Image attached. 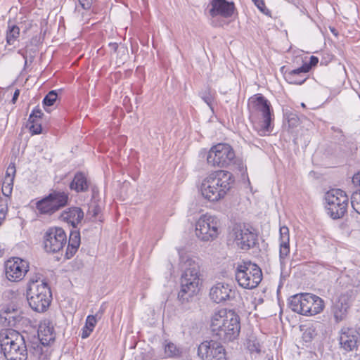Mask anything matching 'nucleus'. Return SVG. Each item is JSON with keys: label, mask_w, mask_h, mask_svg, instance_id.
<instances>
[{"label": "nucleus", "mask_w": 360, "mask_h": 360, "mask_svg": "<svg viewBox=\"0 0 360 360\" xmlns=\"http://www.w3.org/2000/svg\"><path fill=\"white\" fill-rule=\"evenodd\" d=\"M89 182L85 175L79 172L75 175L73 180L70 183V188L79 193L86 191L89 188Z\"/></svg>", "instance_id": "24"}, {"label": "nucleus", "mask_w": 360, "mask_h": 360, "mask_svg": "<svg viewBox=\"0 0 360 360\" xmlns=\"http://www.w3.org/2000/svg\"><path fill=\"white\" fill-rule=\"evenodd\" d=\"M0 346L7 360H27L28 349L24 337L15 330L0 333Z\"/></svg>", "instance_id": "4"}, {"label": "nucleus", "mask_w": 360, "mask_h": 360, "mask_svg": "<svg viewBox=\"0 0 360 360\" xmlns=\"http://www.w3.org/2000/svg\"><path fill=\"white\" fill-rule=\"evenodd\" d=\"M82 8L87 10L89 9L92 4V0H78Z\"/></svg>", "instance_id": "47"}, {"label": "nucleus", "mask_w": 360, "mask_h": 360, "mask_svg": "<svg viewBox=\"0 0 360 360\" xmlns=\"http://www.w3.org/2000/svg\"><path fill=\"white\" fill-rule=\"evenodd\" d=\"M8 198H0V225L5 219L8 212Z\"/></svg>", "instance_id": "34"}, {"label": "nucleus", "mask_w": 360, "mask_h": 360, "mask_svg": "<svg viewBox=\"0 0 360 360\" xmlns=\"http://www.w3.org/2000/svg\"><path fill=\"white\" fill-rule=\"evenodd\" d=\"M29 271L28 262L19 257H13L6 261L5 274L6 278L12 282L21 281Z\"/></svg>", "instance_id": "17"}, {"label": "nucleus", "mask_w": 360, "mask_h": 360, "mask_svg": "<svg viewBox=\"0 0 360 360\" xmlns=\"http://www.w3.org/2000/svg\"><path fill=\"white\" fill-rule=\"evenodd\" d=\"M179 254L180 262L184 264L185 270L181 278V290L178 298L185 302H188L199 291L200 266L184 251H179Z\"/></svg>", "instance_id": "2"}, {"label": "nucleus", "mask_w": 360, "mask_h": 360, "mask_svg": "<svg viewBox=\"0 0 360 360\" xmlns=\"http://www.w3.org/2000/svg\"><path fill=\"white\" fill-rule=\"evenodd\" d=\"M97 316H98V314H96L95 316L89 315L87 316L86 320V324H85V326L87 328H90L92 330H94V328L96 324V322H97V319H96Z\"/></svg>", "instance_id": "39"}, {"label": "nucleus", "mask_w": 360, "mask_h": 360, "mask_svg": "<svg viewBox=\"0 0 360 360\" xmlns=\"http://www.w3.org/2000/svg\"><path fill=\"white\" fill-rule=\"evenodd\" d=\"M233 182L231 173L219 170L205 177L200 184L202 195L212 202L223 198L231 189Z\"/></svg>", "instance_id": "3"}, {"label": "nucleus", "mask_w": 360, "mask_h": 360, "mask_svg": "<svg viewBox=\"0 0 360 360\" xmlns=\"http://www.w3.org/2000/svg\"><path fill=\"white\" fill-rule=\"evenodd\" d=\"M20 29L15 25H8L6 34V41L8 44H13L15 39L18 37Z\"/></svg>", "instance_id": "26"}, {"label": "nucleus", "mask_w": 360, "mask_h": 360, "mask_svg": "<svg viewBox=\"0 0 360 360\" xmlns=\"http://www.w3.org/2000/svg\"><path fill=\"white\" fill-rule=\"evenodd\" d=\"M201 98L206 103L212 110H213L212 104L214 101V93L209 88L202 91L200 93Z\"/></svg>", "instance_id": "29"}, {"label": "nucleus", "mask_w": 360, "mask_h": 360, "mask_svg": "<svg viewBox=\"0 0 360 360\" xmlns=\"http://www.w3.org/2000/svg\"><path fill=\"white\" fill-rule=\"evenodd\" d=\"M352 182L355 185L360 186V171L357 174L354 175L352 178Z\"/></svg>", "instance_id": "49"}, {"label": "nucleus", "mask_w": 360, "mask_h": 360, "mask_svg": "<svg viewBox=\"0 0 360 360\" xmlns=\"http://www.w3.org/2000/svg\"><path fill=\"white\" fill-rule=\"evenodd\" d=\"M68 194L65 192L54 191L37 202L36 207L41 214H52L65 207L68 202Z\"/></svg>", "instance_id": "12"}, {"label": "nucleus", "mask_w": 360, "mask_h": 360, "mask_svg": "<svg viewBox=\"0 0 360 360\" xmlns=\"http://www.w3.org/2000/svg\"><path fill=\"white\" fill-rule=\"evenodd\" d=\"M67 243V237L63 229H49L44 237V249L47 252L55 253L62 250Z\"/></svg>", "instance_id": "14"}, {"label": "nucleus", "mask_w": 360, "mask_h": 360, "mask_svg": "<svg viewBox=\"0 0 360 360\" xmlns=\"http://www.w3.org/2000/svg\"><path fill=\"white\" fill-rule=\"evenodd\" d=\"M19 94H20V92H19V90H16L13 94V98H12V102L13 103H15V101H17L18 96H19Z\"/></svg>", "instance_id": "52"}, {"label": "nucleus", "mask_w": 360, "mask_h": 360, "mask_svg": "<svg viewBox=\"0 0 360 360\" xmlns=\"http://www.w3.org/2000/svg\"><path fill=\"white\" fill-rule=\"evenodd\" d=\"M255 351H256L257 352H260V349H259V348L256 347V348H255Z\"/></svg>", "instance_id": "53"}, {"label": "nucleus", "mask_w": 360, "mask_h": 360, "mask_svg": "<svg viewBox=\"0 0 360 360\" xmlns=\"http://www.w3.org/2000/svg\"><path fill=\"white\" fill-rule=\"evenodd\" d=\"M288 306L296 313L305 316H313L323 311L324 303L321 297L315 295L300 293L290 297Z\"/></svg>", "instance_id": "5"}, {"label": "nucleus", "mask_w": 360, "mask_h": 360, "mask_svg": "<svg viewBox=\"0 0 360 360\" xmlns=\"http://www.w3.org/2000/svg\"><path fill=\"white\" fill-rule=\"evenodd\" d=\"M280 260L283 264L285 259L288 257L290 253V235L289 229L287 226H283L280 227Z\"/></svg>", "instance_id": "20"}, {"label": "nucleus", "mask_w": 360, "mask_h": 360, "mask_svg": "<svg viewBox=\"0 0 360 360\" xmlns=\"http://www.w3.org/2000/svg\"><path fill=\"white\" fill-rule=\"evenodd\" d=\"M328 214L333 219H340L347 213L349 198L340 189H332L325 195Z\"/></svg>", "instance_id": "7"}, {"label": "nucleus", "mask_w": 360, "mask_h": 360, "mask_svg": "<svg viewBox=\"0 0 360 360\" xmlns=\"http://www.w3.org/2000/svg\"><path fill=\"white\" fill-rule=\"evenodd\" d=\"M58 98V94L56 91L53 90L49 92V94L44 97L43 100V104L44 106H51L54 104Z\"/></svg>", "instance_id": "35"}, {"label": "nucleus", "mask_w": 360, "mask_h": 360, "mask_svg": "<svg viewBox=\"0 0 360 360\" xmlns=\"http://www.w3.org/2000/svg\"><path fill=\"white\" fill-rule=\"evenodd\" d=\"M42 354V348L39 345L28 349L27 360H39Z\"/></svg>", "instance_id": "32"}, {"label": "nucleus", "mask_w": 360, "mask_h": 360, "mask_svg": "<svg viewBox=\"0 0 360 360\" xmlns=\"http://www.w3.org/2000/svg\"><path fill=\"white\" fill-rule=\"evenodd\" d=\"M60 217L63 221L70 224L73 227H76L83 219L84 212L81 208L73 207L64 211L61 214Z\"/></svg>", "instance_id": "21"}, {"label": "nucleus", "mask_w": 360, "mask_h": 360, "mask_svg": "<svg viewBox=\"0 0 360 360\" xmlns=\"http://www.w3.org/2000/svg\"><path fill=\"white\" fill-rule=\"evenodd\" d=\"M248 105L261 115V128L259 133L261 136L265 135L271 131V110L270 103L262 95H255L249 99Z\"/></svg>", "instance_id": "10"}, {"label": "nucleus", "mask_w": 360, "mask_h": 360, "mask_svg": "<svg viewBox=\"0 0 360 360\" xmlns=\"http://www.w3.org/2000/svg\"><path fill=\"white\" fill-rule=\"evenodd\" d=\"M15 311L14 309H12V311L10 309V308H6L4 311H2L1 313V318H4L6 320L8 319L10 320L11 319H13L14 318V316L13 315V314H15Z\"/></svg>", "instance_id": "43"}, {"label": "nucleus", "mask_w": 360, "mask_h": 360, "mask_svg": "<svg viewBox=\"0 0 360 360\" xmlns=\"http://www.w3.org/2000/svg\"><path fill=\"white\" fill-rule=\"evenodd\" d=\"M210 6L211 8L209 13L213 19L218 16L224 18H231L235 11L234 4L226 0H212ZM212 24L214 26L222 25V23H218L215 22V20H212Z\"/></svg>", "instance_id": "18"}, {"label": "nucleus", "mask_w": 360, "mask_h": 360, "mask_svg": "<svg viewBox=\"0 0 360 360\" xmlns=\"http://www.w3.org/2000/svg\"><path fill=\"white\" fill-rule=\"evenodd\" d=\"M357 332L349 327H343L340 331L339 341L342 348L349 352L357 347Z\"/></svg>", "instance_id": "19"}, {"label": "nucleus", "mask_w": 360, "mask_h": 360, "mask_svg": "<svg viewBox=\"0 0 360 360\" xmlns=\"http://www.w3.org/2000/svg\"><path fill=\"white\" fill-rule=\"evenodd\" d=\"M19 54H20L24 58H25V65H26L27 63V59L26 56V51L25 50H19L18 52Z\"/></svg>", "instance_id": "51"}, {"label": "nucleus", "mask_w": 360, "mask_h": 360, "mask_svg": "<svg viewBox=\"0 0 360 360\" xmlns=\"http://www.w3.org/2000/svg\"><path fill=\"white\" fill-rule=\"evenodd\" d=\"M210 329L219 340L224 342L233 341L240 331V318L233 311L221 309L212 314Z\"/></svg>", "instance_id": "1"}, {"label": "nucleus", "mask_w": 360, "mask_h": 360, "mask_svg": "<svg viewBox=\"0 0 360 360\" xmlns=\"http://www.w3.org/2000/svg\"><path fill=\"white\" fill-rule=\"evenodd\" d=\"M15 172L16 169L15 165L13 163H11L7 168L5 178H10L12 179L13 181H14Z\"/></svg>", "instance_id": "41"}, {"label": "nucleus", "mask_w": 360, "mask_h": 360, "mask_svg": "<svg viewBox=\"0 0 360 360\" xmlns=\"http://www.w3.org/2000/svg\"><path fill=\"white\" fill-rule=\"evenodd\" d=\"M235 158V153L230 145L218 143L209 150L207 161L212 166L226 167L234 163Z\"/></svg>", "instance_id": "9"}, {"label": "nucleus", "mask_w": 360, "mask_h": 360, "mask_svg": "<svg viewBox=\"0 0 360 360\" xmlns=\"http://www.w3.org/2000/svg\"><path fill=\"white\" fill-rule=\"evenodd\" d=\"M198 355L202 360H226L225 349L214 340L200 343L198 348Z\"/></svg>", "instance_id": "15"}, {"label": "nucleus", "mask_w": 360, "mask_h": 360, "mask_svg": "<svg viewBox=\"0 0 360 360\" xmlns=\"http://www.w3.org/2000/svg\"><path fill=\"white\" fill-rule=\"evenodd\" d=\"M304 327V329H302L303 330L302 338L306 342H311L317 335L316 327L314 325Z\"/></svg>", "instance_id": "27"}, {"label": "nucleus", "mask_w": 360, "mask_h": 360, "mask_svg": "<svg viewBox=\"0 0 360 360\" xmlns=\"http://www.w3.org/2000/svg\"><path fill=\"white\" fill-rule=\"evenodd\" d=\"M41 285H48L46 282L41 279V276L39 274H35L30 278L27 283V288H30L32 285L39 286Z\"/></svg>", "instance_id": "36"}, {"label": "nucleus", "mask_w": 360, "mask_h": 360, "mask_svg": "<svg viewBox=\"0 0 360 360\" xmlns=\"http://www.w3.org/2000/svg\"><path fill=\"white\" fill-rule=\"evenodd\" d=\"M53 326L49 321H44L39 325L38 335L42 345H48L55 340Z\"/></svg>", "instance_id": "22"}, {"label": "nucleus", "mask_w": 360, "mask_h": 360, "mask_svg": "<svg viewBox=\"0 0 360 360\" xmlns=\"http://www.w3.org/2000/svg\"><path fill=\"white\" fill-rule=\"evenodd\" d=\"M348 309L347 307H342L338 303H335L333 307L332 312L336 323H340L347 319Z\"/></svg>", "instance_id": "25"}, {"label": "nucleus", "mask_w": 360, "mask_h": 360, "mask_svg": "<svg viewBox=\"0 0 360 360\" xmlns=\"http://www.w3.org/2000/svg\"><path fill=\"white\" fill-rule=\"evenodd\" d=\"M30 125L29 126V129L32 134H39L41 131V124L39 121H36V122H30Z\"/></svg>", "instance_id": "40"}, {"label": "nucleus", "mask_w": 360, "mask_h": 360, "mask_svg": "<svg viewBox=\"0 0 360 360\" xmlns=\"http://www.w3.org/2000/svg\"><path fill=\"white\" fill-rule=\"evenodd\" d=\"M78 246L68 244L66 250V257L68 259L71 258L76 253L78 249Z\"/></svg>", "instance_id": "44"}, {"label": "nucleus", "mask_w": 360, "mask_h": 360, "mask_svg": "<svg viewBox=\"0 0 360 360\" xmlns=\"http://www.w3.org/2000/svg\"><path fill=\"white\" fill-rule=\"evenodd\" d=\"M318 62L319 59L317 57L311 56L309 65H308L309 66V69L311 68V67L316 65Z\"/></svg>", "instance_id": "50"}, {"label": "nucleus", "mask_w": 360, "mask_h": 360, "mask_svg": "<svg viewBox=\"0 0 360 360\" xmlns=\"http://www.w3.org/2000/svg\"><path fill=\"white\" fill-rule=\"evenodd\" d=\"M288 122L289 123V126L290 127H296L299 123V119L297 116L295 114H290L287 117Z\"/></svg>", "instance_id": "42"}, {"label": "nucleus", "mask_w": 360, "mask_h": 360, "mask_svg": "<svg viewBox=\"0 0 360 360\" xmlns=\"http://www.w3.org/2000/svg\"><path fill=\"white\" fill-rule=\"evenodd\" d=\"M255 6L264 14H267L268 9L265 7L263 0H252Z\"/></svg>", "instance_id": "45"}, {"label": "nucleus", "mask_w": 360, "mask_h": 360, "mask_svg": "<svg viewBox=\"0 0 360 360\" xmlns=\"http://www.w3.org/2000/svg\"><path fill=\"white\" fill-rule=\"evenodd\" d=\"M68 244L79 246L80 245V234L78 231H75L70 233Z\"/></svg>", "instance_id": "37"}, {"label": "nucleus", "mask_w": 360, "mask_h": 360, "mask_svg": "<svg viewBox=\"0 0 360 360\" xmlns=\"http://www.w3.org/2000/svg\"><path fill=\"white\" fill-rule=\"evenodd\" d=\"M101 211V208L97 205H93L89 207L88 214L92 217H96Z\"/></svg>", "instance_id": "46"}, {"label": "nucleus", "mask_w": 360, "mask_h": 360, "mask_svg": "<svg viewBox=\"0 0 360 360\" xmlns=\"http://www.w3.org/2000/svg\"><path fill=\"white\" fill-rule=\"evenodd\" d=\"M43 115L42 111L39 108H35L30 114L28 122H36V121H39V120L41 118Z\"/></svg>", "instance_id": "38"}, {"label": "nucleus", "mask_w": 360, "mask_h": 360, "mask_svg": "<svg viewBox=\"0 0 360 360\" xmlns=\"http://www.w3.org/2000/svg\"><path fill=\"white\" fill-rule=\"evenodd\" d=\"M235 277L238 285L245 289L256 288L262 279L261 269L255 264L244 262L238 265Z\"/></svg>", "instance_id": "6"}, {"label": "nucleus", "mask_w": 360, "mask_h": 360, "mask_svg": "<svg viewBox=\"0 0 360 360\" xmlns=\"http://www.w3.org/2000/svg\"><path fill=\"white\" fill-rule=\"evenodd\" d=\"M229 240H232L238 248L249 250L256 243L257 236L245 224H236L229 234Z\"/></svg>", "instance_id": "13"}, {"label": "nucleus", "mask_w": 360, "mask_h": 360, "mask_svg": "<svg viewBox=\"0 0 360 360\" xmlns=\"http://www.w3.org/2000/svg\"><path fill=\"white\" fill-rule=\"evenodd\" d=\"M165 353L168 357H178L181 354V351L174 343L167 342L165 345Z\"/></svg>", "instance_id": "30"}, {"label": "nucleus", "mask_w": 360, "mask_h": 360, "mask_svg": "<svg viewBox=\"0 0 360 360\" xmlns=\"http://www.w3.org/2000/svg\"><path fill=\"white\" fill-rule=\"evenodd\" d=\"M210 297L214 302L220 304L235 300L238 295L236 288L230 284L219 282L210 290Z\"/></svg>", "instance_id": "16"}, {"label": "nucleus", "mask_w": 360, "mask_h": 360, "mask_svg": "<svg viewBox=\"0 0 360 360\" xmlns=\"http://www.w3.org/2000/svg\"><path fill=\"white\" fill-rule=\"evenodd\" d=\"M13 186V181L10 178H4L3 185H2V193L6 197L5 198H8L12 193Z\"/></svg>", "instance_id": "31"}, {"label": "nucleus", "mask_w": 360, "mask_h": 360, "mask_svg": "<svg viewBox=\"0 0 360 360\" xmlns=\"http://www.w3.org/2000/svg\"><path fill=\"white\" fill-rule=\"evenodd\" d=\"M27 298L32 309L37 312H44L46 311L51 301V289L48 285H34L27 289Z\"/></svg>", "instance_id": "8"}, {"label": "nucleus", "mask_w": 360, "mask_h": 360, "mask_svg": "<svg viewBox=\"0 0 360 360\" xmlns=\"http://www.w3.org/2000/svg\"><path fill=\"white\" fill-rule=\"evenodd\" d=\"M93 330L90 328H87L86 326L84 327L82 333V338L83 339L88 338Z\"/></svg>", "instance_id": "48"}, {"label": "nucleus", "mask_w": 360, "mask_h": 360, "mask_svg": "<svg viewBox=\"0 0 360 360\" xmlns=\"http://www.w3.org/2000/svg\"><path fill=\"white\" fill-rule=\"evenodd\" d=\"M309 71L308 64H304L301 68L293 70L288 75L290 82L295 84H302L307 79L306 74Z\"/></svg>", "instance_id": "23"}, {"label": "nucleus", "mask_w": 360, "mask_h": 360, "mask_svg": "<svg viewBox=\"0 0 360 360\" xmlns=\"http://www.w3.org/2000/svg\"><path fill=\"white\" fill-rule=\"evenodd\" d=\"M219 221L216 217L202 215L195 224V236L202 241H212L219 235Z\"/></svg>", "instance_id": "11"}, {"label": "nucleus", "mask_w": 360, "mask_h": 360, "mask_svg": "<svg viewBox=\"0 0 360 360\" xmlns=\"http://www.w3.org/2000/svg\"><path fill=\"white\" fill-rule=\"evenodd\" d=\"M351 205L353 209L360 214V190L354 192L352 195Z\"/></svg>", "instance_id": "33"}, {"label": "nucleus", "mask_w": 360, "mask_h": 360, "mask_svg": "<svg viewBox=\"0 0 360 360\" xmlns=\"http://www.w3.org/2000/svg\"><path fill=\"white\" fill-rule=\"evenodd\" d=\"M352 297L353 292L350 290L346 291L339 296L336 303L342 305V307H347V308L349 309L352 301Z\"/></svg>", "instance_id": "28"}]
</instances>
